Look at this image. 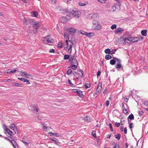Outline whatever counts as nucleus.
Here are the masks:
<instances>
[{"instance_id":"obj_1","label":"nucleus","mask_w":148,"mask_h":148,"mask_svg":"<svg viewBox=\"0 0 148 148\" xmlns=\"http://www.w3.org/2000/svg\"><path fill=\"white\" fill-rule=\"evenodd\" d=\"M78 65V63L76 58L71 60V67L74 70L76 69Z\"/></svg>"},{"instance_id":"obj_2","label":"nucleus","mask_w":148,"mask_h":148,"mask_svg":"<svg viewBox=\"0 0 148 148\" xmlns=\"http://www.w3.org/2000/svg\"><path fill=\"white\" fill-rule=\"evenodd\" d=\"M44 41L45 43H53L54 42V40L49 38V36L48 35L45 37Z\"/></svg>"},{"instance_id":"obj_3","label":"nucleus","mask_w":148,"mask_h":148,"mask_svg":"<svg viewBox=\"0 0 148 148\" xmlns=\"http://www.w3.org/2000/svg\"><path fill=\"white\" fill-rule=\"evenodd\" d=\"M70 12L71 13L73 14V16L75 18H78L80 15L78 11L73 9H71Z\"/></svg>"},{"instance_id":"obj_4","label":"nucleus","mask_w":148,"mask_h":148,"mask_svg":"<svg viewBox=\"0 0 148 148\" xmlns=\"http://www.w3.org/2000/svg\"><path fill=\"white\" fill-rule=\"evenodd\" d=\"M97 17V15L96 13L89 14L87 16L88 19L90 20H93L96 19Z\"/></svg>"},{"instance_id":"obj_5","label":"nucleus","mask_w":148,"mask_h":148,"mask_svg":"<svg viewBox=\"0 0 148 148\" xmlns=\"http://www.w3.org/2000/svg\"><path fill=\"white\" fill-rule=\"evenodd\" d=\"M101 28V25L100 23L97 24L95 26H92V28L93 30H100Z\"/></svg>"},{"instance_id":"obj_6","label":"nucleus","mask_w":148,"mask_h":148,"mask_svg":"<svg viewBox=\"0 0 148 148\" xmlns=\"http://www.w3.org/2000/svg\"><path fill=\"white\" fill-rule=\"evenodd\" d=\"M102 88V84L101 83H99L97 85V92L99 94L101 92Z\"/></svg>"},{"instance_id":"obj_7","label":"nucleus","mask_w":148,"mask_h":148,"mask_svg":"<svg viewBox=\"0 0 148 148\" xmlns=\"http://www.w3.org/2000/svg\"><path fill=\"white\" fill-rule=\"evenodd\" d=\"M76 29L73 27H71L66 29V31L70 33L71 34H74L76 32Z\"/></svg>"},{"instance_id":"obj_8","label":"nucleus","mask_w":148,"mask_h":148,"mask_svg":"<svg viewBox=\"0 0 148 148\" xmlns=\"http://www.w3.org/2000/svg\"><path fill=\"white\" fill-rule=\"evenodd\" d=\"M18 70V68H16L14 69L13 70H11L10 69H8L7 70V72H4V73L5 74L7 73H12L14 74L15 73L16 71H17Z\"/></svg>"},{"instance_id":"obj_9","label":"nucleus","mask_w":148,"mask_h":148,"mask_svg":"<svg viewBox=\"0 0 148 148\" xmlns=\"http://www.w3.org/2000/svg\"><path fill=\"white\" fill-rule=\"evenodd\" d=\"M124 31V29H123L119 27L115 30L114 32L116 34H118L119 33H122Z\"/></svg>"},{"instance_id":"obj_10","label":"nucleus","mask_w":148,"mask_h":148,"mask_svg":"<svg viewBox=\"0 0 148 148\" xmlns=\"http://www.w3.org/2000/svg\"><path fill=\"white\" fill-rule=\"evenodd\" d=\"M18 79L20 80L21 81H23L24 82H26V84H29L30 83L29 80L23 77H22L21 78L18 77Z\"/></svg>"},{"instance_id":"obj_11","label":"nucleus","mask_w":148,"mask_h":148,"mask_svg":"<svg viewBox=\"0 0 148 148\" xmlns=\"http://www.w3.org/2000/svg\"><path fill=\"white\" fill-rule=\"evenodd\" d=\"M63 13L65 15L66 14V16L70 17L71 15V13L67 10H63Z\"/></svg>"},{"instance_id":"obj_12","label":"nucleus","mask_w":148,"mask_h":148,"mask_svg":"<svg viewBox=\"0 0 148 148\" xmlns=\"http://www.w3.org/2000/svg\"><path fill=\"white\" fill-rule=\"evenodd\" d=\"M32 25L33 27L35 28V29H37L39 26V24L35 21H34Z\"/></svg>"},{"instance_id":"obj_13","label":"nucleus","mask_w":148,"mask_h":148,"mask_svg":"<svg viewBox=\"0 0 148 148\" xmlns=\"http://www.w3.org/2000/svg\"><path fill=\"white\" fill-rule=\"evenodd\" d=\"M48 134H49L50 136H54L57 137H59V135L58 134L56 133H52L51 132H49L48 133Z\"/></svg>"},{"instance_id":"obj_14","label":"nucleus","mask_w":148,"mask_h":148,"mask_svg":"<svg viewBox=\"0 0 148 148\" xmlns=\"http://www.w3.org/2000/svg\"><path fill=\"white\" fill-rule=\"evenodd\" d=\"M68 20V18L66 17H62L60 20L61 22L63 23H66Z\"/></svg>"},{"instance_id":"obj_15","label":"nucleus","mask_w":148,"mask_h":148,"mask_svg":"<svg viewBox=\"0 0 148 148\" xmlns=\"http://www.w3.org/2000/svg\"><path fill=\"white\" fill-rule=\"evenodd\" d=\"M12 85L13 86H16L17 87H22L23 86L22 84L18 83H12Z\"/></svg>"},{"instance_id":"obj_16","label":"nucleus","mask_w":148,"mask_h":148,"mask_svg":"<svg viewBox=\"0 0 148 148\" xmlns=\"http://www.w3.org/2000/svg\"><path fill=\"white\" fill-rule=\"evenodd\" d=\"M77 95L79 97L82 98H83L84 95L83 94L82 92V91L79 89L77 91Z\"/></svg>"},{"instance_id":"obj_17","label":"nucleus","mask_w":148,"mask_h":148,"mask_svg":"<svg viewBox=\"0 0 148 148\" xmlns=\"http://www.w3.org/2000/svg\"><path fill=\"white\" fill-rule=\"evenodd\" d=\"M127 107V108H124L123 109V112L125 114H127L128 113L127 109H128L129 108V106L126 104H125Z\"/></svg>"},{"instance_id":"obj_18","label":"nucleus","mask_w":148,"mask_h":148,"mask_svg":"<svg viewBox=\"0 0 148 148\" xmlns=\"http://www.w3.org/2000/svg\"><path fill=\"white\" fill-rule=\"evenodd\" d=\"M130 37H125V38H124L123 37H121L120 38V40H123L124 41V42L125 43H126V40H128V41H129V40H130Z\"/></svg>"},{"instance_id":"obj_19","label":"nucleus","mask_w":148,"mask_h":148,"mask_svg":"<svg viewBox=\"0 0 148 148\" xmlns=\"http://www.w3.org/2000/svg\"><path fill=\"white\" fill-rule=\"evenodd\" d=\"M129 145H130V148H133V147H134V148H135V147L134 145H133L132 144H131L130 143L128 144L127 142H126L125 144V146L126 148H127Z\"/></svg>"},{"instance_id":"obj_20","label":"nucleus","mask_w":148,"mask_h":148,"mask_svg":"<svg viewBox=\"0 0 148 148\" xmlns=\"http://www.w3.org/2000/svg\"><path fill=\"white\" fill-rule=\"evenodd\" d=\"M115 68L117 69H123V68L122 66L121 65V63H117L116 66Z\"/></svg>"},{"instance_id":"obj_21","label":"nucleus","mask_w":148,"mask_h":148,"mask_svg":"<svg viewBox=\"0 0 148 148\" xmlns=\"http://www.w3.org/2000/svg\"><path fill=\"white\" fill-rule=\"evenodd\" d=\"M114 58H115V57H113V58L110 61V63L112 65H114L116 63L115 59H114Z\"/></svg>"},{"instance_id":"obj_22","label":"nucleus","mask_w":148,"mask_h":148,"mask_svg":"<svg viewBox=\"0 0 148 148\" xmlns=\"http://www.w3.org/2000/svg\"><path fill=\"white\" fill-rule=\"evenodd\" d=\"M85 36H87L88 37H91L95 35V33H87L84 34Z\"/></svg>"},{"instance_id":"obj_23","label":"nucleus","mask_w":148,"mask_h":148,"mask_svg":"<svg viewBox=\"0 0 148 148\" xmlns=\"http://www.w3.org/2000/svg\"><path fill=\"white\" fill-rule=\"evenodd\" d=\"M29 19L27 18L26 19L25 18H24L23 19L24 23L27 25L29 24Z\"/></svg>"},{"instance_id":"obj_24","label":"nucleus","mask_w":148,"mask_h":148,"mask_svg":"<svg viewBox=\"0 0 148 148\" xmlns=\"http://www.w3.org/2000/svg\"><path fill=\"white\" fill-rule=\"evenodd\" d=\"M147 31L146 30H142L141 31V34L143 36H146L147 35Z\"/></svg>"},{"instance_id":"obj_25","label":"nucleus","mask_w":148,"mask_h":148,"mask_svg":"<svg viewBox=\"0 0 148 148\" xmlns=\"http://www.w3.org/2000/svg\"><path fill=\"white\" fill-rule=\"evenodd\" d=\"M63 36L65 38L69 40V35L68 33L67 32H65L64 33Z\"/></svg>"},{"instance_id":"obj_26","label":"nucleus","mask_w":148,"mask_h":148,"mask_svg":"<svg viewBox=\"0 0 148 148\" xmlns=\"http://www.w3.org/2000/svg\"><path fill=\"white\" fill-rule=\"evenodd\" d=\"M11 143L13 145L14 148H16V147L18 146V145L17 143L16 142V141H15L14 140H12V143Z\"/></svg>"},{"instance_id":"obj_27","label":"nucleus","mask_w":148,"mask_h":148,"mask_svg":"<svg viewBox=\"0 0 148 148\" xmlns=\"http://www.w3.org/2000/svg\"><path fill=\"white\" fill-rule=\"evenodd\" d=\"M83 119L85 121H87L88 122H90V118L87 116L83 118Z\"/></svg>"},{"instance_id":"obj_28","label":"nucleus","mask_w":148,"mask_h":148,"mask_svg":"<svg viewBox=\"0 0 148 148\" xmlns=\"http://www.w3.org/2000/svg\"><path fill=\"white\" fill-rule=\"evenodd\" d=\"M16 127L14 124L12 123L10 125L9 128L13 130H14L15 127Z\"/></svg>"},{"instance_id":"obj_29","label":"nucleus","mask_w":148,"mask_h":148,"mask_svg":"<svg viewBox=\"0 0 148 148\" xmlns=\"http://www.w3.org/2000/svg\"><path fill=\"white\" fill-rule=\"evenodd\" d=\"M127 119L132 120H134V116L133 114H131L128 117Z\"/></svg>"},{"instance_id":"obj_30","label":"nucleus","mask_w":148,"mask_h":148,"mask_svg":"<svg viewBox=\"0 0 148 148\" xmlns=\"http://www.w3.org/2000/svg\"><path fill=\"white\" fill-rule=\"evenodd\" d=\"M88 3L87 2H85L84 3H82L81 2H79V5L80 6H84L87 5Z\"/></svg>"},{"instance_id":"obj_31","label":"nucleus","mask_w":148,"mask_h":148,"mask_svg":"<svg viewBox=\"0 0 148 148\" xmlns=\"http://www.w3.org/2000/svg\"><path fill=\"white\" fill-rule=\"evenodd\" d=\"M112 58V57L109 54H107L106 55L105 58L106 60H109L111 59Z\"/></svg>"},{"instance_id":"obj_32","label":"nucleus","mask_w":148,"mask_h":148,"mask_svg":"<svg viewBox=\"0 0 148 148\" xmlns=\"http://www.w3.org/2000/svg\"><path fill=\"white\" fill-rule=\"evenodd\" d=\"M104 52L106 53L110 54L111 52V50L110 49L107 48L105 49Z\"/></svg>"},{"instance_id":"obj_33","label":"nucleus","mask_w":148,"mask_h":148,"mask_svg":"<svg viewBox=\"0 0 148 148\" xmlns=\"http://www.w3.org/2000/svg\"><path fill=\"white\" fill-rule=\"evenodd\" d=\"M48 127L45 126L44 124V123L43 124V126H42V129L43 130H45V131L47 132L48 131Z\"/></svg>"},{"instance_id":"obj_34","label":"nucleus","mask_w":148,"mask_h":148,"mask_svg":"<svg viewBox=\"0 0 148 148\" xmlns=\"http://www.w3.org/2000/svg\"><path fill=\"white\" fill-rule=\"evenodd\" d=\"M32 13L33 14L32 15L35 17H36L38 16V13L37 12L33 11L32 12Z\"/></svg>"},{"instance_id":"obj_35","label":"nucleus","mask_w":148,"mask_h":148,"mask_svg":"<svg viewBox=\"0 0 148 148\" xmlns=\"http://www.w3.org/2000/svg\"><path fill=\"white\" fill-rule=\"evenodd\" d=\"M99 22L96 20H94L92 22V26H95L97 24H98Z\"/></svg>"},{"instance_id":"obj_36","label":"nucleus","mask_w":148,"mask_h":148,"mask_svg":"<svg viewBox=\"0 0 148 148\" xmlns=\"http://www.w3.org/2000/svg\"><path fill=\"white\" fill-rule=\"evenodd\" d=\"M115 138L117 139L118 140H119L121 138V135L120 134L118 133L117 134V135H115Z\"/></svg>"},{"instance_id":"obj_37","label":"nucleus","mask_w":148,"mask_h":148,"mask_svg":"<svg viewBox=\"0 0 148 148\" xmlns=\"http://www.w3.org/2000/svg\"><path fill=\"white\" fill-rule=\"evenodd\" d=\"M70 58V56L69 55H65L64 56V59L66 60L69 59Z\"/></svg>"},{"instance_id":"obj_38","label":"nucleus","mask_w":148,"mask_h":148,"mask_svg":"<svg viewBox=\"0 0 148 148\" xmlns=\"http://www.w3.org/2000/svg\"><path fill=\"white\" fill-rule=\"evenodd\" d=\"M84 86L85 88L87 89L90 86V84L86 83L84 84Z\"/></svg>"},{"instance_id":"obj_39","label":"nucleus","mask_w":148,"mask_h":148,"mask_svg":"<svg viewBox=\"0 0 148 148\" xmlns=\"http://www.w3.org/2000/svg\"><path fill=\"white\" fill-rule=\"evenodd\" d=\"M92 135L94 137L97 139L96 138V131L95 130H93L91 133Z\"/></svg>"},{"instance_id":"obj_40","label":"nucleus","mask_w":148,"mask_h":148,"mask_svg":"<svg viewBox=\"0 0 148 148\" xmlns=\"http://www.w3.org/2000/svg\"><path fill=\"white\" fill-rule=\"evenodd\" d=\"M14 131V134H18V132L17 130V127L16 126L15 127V129H14V130H13Z\"/></svg>"},{"instance_id":"obj_41","label":"nucleus","mask_w":148,"mask_h":148,"mask_svg":"<svg viewBox=\"0 0 148 148\" xmlns=\"http://www.w3.org/2000/svg\"><path fill=\"white\" fill-rule=\"evenodd\" d=\"M73 71H72L71 69H69L67 71L66 73L67 75H69L73 73Z\"/></svg>"},{"instance_id":"obj_42","label":"nucleus","mask_w":148,"mask_h":148,"mask_svg":"<svg viewBox=\"0 0 148 148\" xmlns=\"http://www.w3.org/2000/svg\"><path fill=\"white\" fill-rule=\"evenodd\" d=\"M7 132H8V134L10 135V136L12 135V134H14V132L10 130L9 129L8 130H7Z\"/></svg>"},{"instance_id":"obj_43","label":"nucleus","mask_w":148,"mask_h":148,"mask_svg":"<svg viewBox=\"0 0 148 148\" xmlns=\"http://www.w3.org/2000/svg\"><path fill=\"white\" fill-rule=\"evenodd\" d=\"M50 139L52 141L55 142H57L58 141V140L56 139L55 138H50Z\"/></svg>"},{"instance_id":"obj_44","label":"nucleus","mask_w":148,"mask_h":148,"mask_svg":"<svg viewBox=\"0 0 148 148\" xmlns=\"http://www.w3.org/2000/svg\"><path fill=\"white\" fill-rule=\"evenodd\" d=\"M72 45H70V47L69 49H68V51H69L70 52L69 54H70L72 52Z\"/></svg>"},{"instance_id":"obj_45","label":"nucleus","mask_w":148,"mask_h":148,"mask_svg":"<svg viewBox=\"0 0 148 148\" xmlns=\"http://www.w3.org/2000/svg\"><path fill=\"white\" fill-rule=\"evenodd\" d=\"M20 72V73L22 74H24V75H23V76H27L29 74H28L26 72H22L21 71H18L17 72Z\"/></svg>"},{"instance_id":"obj_46","label":"nucleus","mask_w":148,"mask_h":148,"mask_svg":"<svg viewBox=\"0 0 148 148\" xmlns=\"http://www.w3.org/2000/svg\"><path fill=\"white\" fill-rule=\"evenodd\" d=\"M117 27L116 25V24H114L112 25L111 27V28L112 29H116Z\"/></svg>"},{"instance_id":"obj_47","label":"nucleus","mask_w":148,"mask_h":148,"mask_svg":"<svg viewBox=\"0 0 148 148\" xmlns=\"http://www.w3.org/2000/svg\"><path fill=\"white\" fill-rule=\"evenodd\" d=\"M38 108H32V111L33 112L36 113L38 112Z\"/></svg>"},{"instance_id":"obj_48","label":"nucleus","mask_w":148,"mask_h":148,"mask_svg":"<svg viewBox=\"0 0 148 148\" xmlns=\"http://www.w3.org/2000/svg\"><path fill=\"white\" fill-rule=\"evenodd\" d=\"M114 146H113V148H116L117 147L119 148V146L117 143H114Z\"/></svg>"},{"instance_id":"obj_49","label":"nucleus","mask_w":148,"mask_h":148,"mask_svg":"<svg viewBox=\"0 0 148 148\" xmlns=\"http://www.w3.org/2000/svg\"><path fill=\"white\" fill-rule=\"evenodd\" d=\"M71 35H72V36L71 39L73 40V42H75V43L76 42V41H75V38H74L75 35L74 34H72Z\"/></svg>"},{"instance_id":"obj_50","label":"nucleus","mask_w":148,"mask_h":148,"mask_svg":"<svg viewBox=\"0 0 148 148\" xmlns=\"http://www.w3.org/2000/svg\"><path fill=\"white\" fill-rule=\"evenodd\" d=\"M3 127L4 130L6 132L7 131V130L9 129L7 127L6 125L5 124H4L3 125Z\"/></svg>"},{"instance_id":"obj_51","label":"nucleus","mask_w":148,"mask_h":148,"mask_svg":"<svg viewBox=\"0 0 148 148\" xmlns=\"http://www.w3.org/2000/svg\"><path fill=\"white\" fill-rule=\"evenodd\" d=\"M75 54L76 55V52L74 53L73 56H71V59H69V61H70L71 60H73L76 59V58H74V56H75Z\"/></svg>"},{"instance_id":"obj_52","label":"nucleus","mask_w":148,"mask_h":148,"mask_svg":"<svg viewBox=\"0 0 148 148\" xmlns=\"http://www.w3.org/2000/svg\"><path fill=\"white\" fill-rule=\"evenodd\" d=\"M58 48L61 49L63 47V45L62 43H59L58 45Z\"/></svg>"},{"instance_id":"obj_53","label":"nucleus","mask_w":148,"mask_h":148,"mask_svg":"<svg viewBox=\"0 0 148 148\" xmlns=\"http://www.w3.org/2000/svg\"><path fill=\"white\" fill-rule=\"evenodd\" d=\"M117 5H116V4H115L114 5H113L112 7V9H113V11L114 12V11L115 10L116 8V6H117Z\"/></svg>"},{"instance_id":"obj_54","label":"nucleus","mask_w":148,"mask_h":148,"mask_svg":"<svg viewBox=\"0 0 148 148\" xmlns=\"http://www.w3.org/2000/svg\"><path fill=\"white\" fill-rule=\"evenodd\" d=\"M116 49H112V51H111V52H110V54L112 55L115 53V52L116 51Z\"/></svg>"},{"instance_id":"obj_55","label":"nucleus","mask_w":148,"mask_h":148,"mask_svg":"<svg viewBox=\"0 0 148 148\" xmlns=\"http://www.w3.org/2000/svg\"><path fill=\"white\" fill-rule=\"evenodd\" d=\"M115 0L118 2L117 6H118V7H119V8H120V6L121 5L120 1L119 0Z\"/></svg>"},{"instance_id":"obj_56","label":"nucleus","mask_w":148,"mask_h":148,"mask_svg":"<svg viewBox=\"0 0 148 148\" xmlns=\"http://www.w3.org/2000/svg\"><path fill=\"white\" fill-rule=\"evenodd\" d=\"M99 2H100L101 3H105L106 1L107 0H97Z\"/></svg>"},{"instance_id":"obj_57","label":"nucleus","mask_w":148,"mask_h":148,"mask_svg":"<svg viewBox=\"0 0 148 148\" xmlns=\"http://www.w3.org/2000/svg\"><path fill=\"white\" fill-rule=\"evenodd\" d=\"M108 126L110 127L111 131L112 132H113V130L112 129V124L111 123H109Z\"/></svg>"},{"instance_id":"obj_58","label":"nucleus","mask_w":148,"mask_h":148,"mask_svg":"<svg viewBox=\"0 0 148 148\" xmlns=\"http://www.w3.org/2000/svg\"><path fill=\"white\" fill-rule=\"evenodd\" d=\"M5 139L6 140H7L9 141H10V142H11V143H12V142L13 139L12 138H11V140H10V139H9V138L8 137H5Z\"/></svg>"},{"instance_id":"obj_59","label":"nucleus","mask_w":148,"mask_h":148,"mask_svg":"<svg viewBox=\"0 0 148 148\" xmlns=\"http://www.w3.org/2000/svg\"><path fill=\"white\" fill-rule=\"evenodd\" d=\"M32 108H38L37 105L36 104H33L32 105Z\"/></svg>"},{"instance_id":"obj_60","label":"nucleus","mask_w":148,"mask_h":148,"mask_svg":"<svg viewBox=\"0 0 148 148\" xmlns=\"http://www.w3.org/2000/svg\"><path fill=\"white\" fill-rule=\"evenodd\" d=\"M114 59H115L116 61H117L118 62V63H121V61L120 60V59L116 58H114Z\"/></svg>"},{"instance_id":"obj_61","label":"nucleus","mask_w":148,"mask_h":148,"mask_svg":"<svg viewBox=\"0 0 148 148\" xmlns=\"http://www.w3.org/2000/svg\"><path fill=\"white\" fill-rule=\"evenodd\" d=\"M130 40H129L131 42H136V41H137V40H133L134 39H132L133 37H130Z\"/></svg>"},{"instance_id":"obj_62","label":"nucleus","mask_w":148,"mask_h":148,"mask_svg":"<svg viewBox=\"0 0 148 148\" xmlns=\"http://www.w3.org/2000/svg\"><path fill=\"white\" fill-rule=\"evenodd\" d=\"M133 123H130L129 124V127L130 129H132L133 127Z\"/></svg>"},{"instance_id":"obj_63","label":"nucleus","mask_w":148,"mask_h":148,"mask_svg":"<svg viewBox=\"0 0 148 148\" xmlns=\"http://www.w3.org/2000/svg\"><path fill=\"white\" fill-rule=\"evenodd\" d=\"M55 50L54 49H50L49 51V53H54L55 52Z\"/></svg>"},{"instance_id":"obj_64","label":"nucleus","mask_w":148,"mask_h":148,"mask_svg":"<svg viewBox=\"0 0 148 148\" xmlns=\"http://www.w3.org/2000/svg\"><path fill=\"white\" fill-rule=\"evenodd\" d=\"M144 104L146 106H148V101H145L144 102Z\"/></svg>"}]
</instances>
